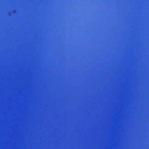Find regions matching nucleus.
Returning a JSON list of instances; mask_svg holds the SVG:
<instances>
[{
  "label": "nucleus",
  "instance_id": "obj_1",
  "mask_svg": "<svg viewBox=\"0 0 149 149\" xmlns=\"http://www.w3.org/2000/svg\"><path fill=\"white\" fill-rule=\"evenodd\" d=\"M17 149H19V59L17 61Z\"/></svg>",
  "mask_w": 149,
  "mask_h": 149
},
{
  "label": "nucleus",
  "instance_id": "obj_2",
  "mask_svg": "<svg viewBox=\"0 0 149 149\" xmlns=\"http://www.w3.org/2000/svg\"><path fill=\"white\" fill-rule=\"evenodd\" d=\"M19 83H20V81H19ZM20 87V86H19V88ZM20 134H19V135Z\"/></svg>",
  "mask_w": 149,
  "mask_h": 149
},
{
  "label": "nucleus",
  "instance_id": "obj_3",
  "mask_svg": "<svg viewBox=\"0 0 149 149\" xmlns=\"http://www.w3.org/2000/svg\"><path fill=\"white\" fill-rule=\"evenodd\" d=\"M18 39H17V42H18Z\"/></svg>",
  "mask_w": 149,
  "mask_h": 149
}]
</instances>
